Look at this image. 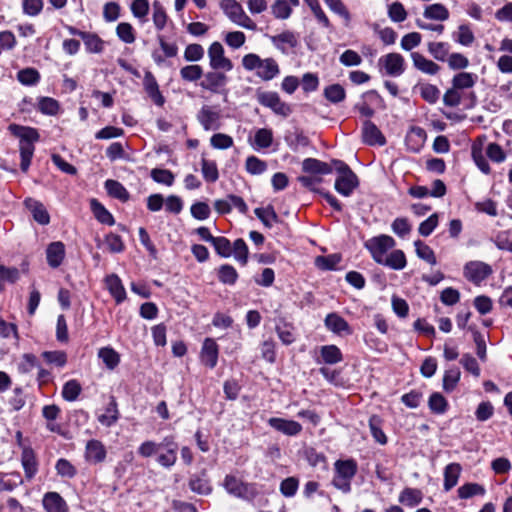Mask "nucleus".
Instances as JSON below:
<instances>
[{
    "instance_id": "30",
    "label": "nucleus",
    "mask_w": 512,
    "mask_h": 512,
    "mask_svg": "<svg viewBox=\"0 0 512 512\" xmlns=\"http://www.w3.org/2000/svg\"><path fill=\"white\" fill-rule=\"evenodd\" d=\"M462 468L458 463H450L444 469V483L443 488L445 491H450L458 483Z\"/></svg>"
},
{
    "instance_id": "61",
    "label": "nucleus",
    "mask_w": 512,
    "mask_h": 512,
    "mask_svg": "<svg viewBox=\"0 0 512 512\" xmlns=\"http://www.w3.org/2000/svg\"><path fill=\"white\" fill-rule=\"evenodd\" d=\"M369 427L371 434L376 442H378L381 445L387 443V437L380 427V419L377 416L373 415L370 417Z\"/></svg>"
},
{
    "instance_id": "35",
    "label": "nucleus",
    "mask_w": 512,
    "mask_h": 512,
    "mask_svg": "<svg viewBox=\"0 0 512 512\" xmlns=\"http://www.w3.org/2000/svg\"><path fill=\"white\" fill-rule=\"evenodd\" d=\"M130 10L134 18L139 23L144 24L147 22V15L150 10V4L148 0H133L130 4Z\"/></svg>"
},
{
    "instance_id": "15",
    "label": "nucleus",
    "mask_w": 512,
    "mask_h": 512,
    "mask_svg": "<svg viewBox=\"0 0 512 512\" xmlns=\"http://www.w3.org/2000/svg\"><path fill=\"white\" fill-rule=\"evenodd\" d=\"M162 448H165L166 451L158 455L157 462L162 467L170 468L177 461V444L173 441L172 438L166 437L161 442V449Z\"/></svg>"
},
{
    "instance_id": "64",
    "label": "nucleus",
    "mask_w": 512,
    "mask_h": 512,
    "mask_svg": "<svg viewBox=\"0 0 512 512\" xmlns=\"http://www.w3.org/2000/svg\"><path fill=\"white\" fill-rule=\"evenodd\" d=\"M202 174L207 182H216L219 178L218 168L214 161L202 160Z\"/></svg>"
},
{
    "instance_id": "34",
    "label": "nucleus",
    "mask_w": 512,
    "mask_h": 512,
    "mask_svg": "<svg viewBox=\"0 0 512 512\" xmlns=\"http://www.w3.org/2000/svg\"><path fill=\"white\" fill-rule=\"evenodd\" d=\"M21 462L25 475L28 479H31L37 472V461L33 450L29 447H25L22 451Z\"/></svg>"
},
{
    "instance_id": "44",
    "label": "nucleus",
    "mask_w": 512,
    "mask_h": 512,
    "mask_svg": "<svg viewBox=\"0 0 512 512\" xmlns=\"http://www.w3.org/2000/svg\"><path fill=\"white\" fill-rule=\"evenodd\" d=\"M460 376L461 372L458 367L453 366L447 369L443 377V389L446 392H452L456 388L460 380Z\"/></svg>"
},
{
    "instance_id": "52",
    "label": "nucleus",
    "mask_w": 512,
    "mask_h": 512,
    "mask_svg": "<svg viewBox=\"0 0 512 512\" xmlns=\"http://www.w3.org/2000/svg\"><path fill=\"white\" fill-rule=\"evenodd\" d=\"M18 81L26 86H32L39 82L40 74L34 68H25L17 73Z\"/></svg>"
},
{
    "instance_id": "56",
    "label": "nucleus",
    "mask_w": 512,
    "mask_h": 512,
    "mask_svg": "<svg viewBox=\"0 0 512 512\" xmlns=\"http://www.w3.org/2000/svg\"><path fill=\"white\" fill-rule=\"evenodd\" d=\"M428 51L436 60L445 61L449 53V45L445 42H430Z\"/></svg>"
},
{
    "instance_id": "43",
    "label": "nucleus",
    "mask_w": 512,
    "mask_h": 512,
    "mask_svg": "<svg viewBox=\"0 0 512 512\" xmlns=\"http://www.w3.org/2000/svg\"><path fill=\"white\" fill-rule=\"evenodd\" d=\"M116 35L125 44H132L136 39L135 29L128 22H120L116 26Z\"/></svg>"
},
{
    "instance_id": "60",
    "label": "nucleus",
    "mask_w": 512,
    "mask_h": 512,
    "mask_svg": "<svg viewBox=\"0 0 512 512\" xmlns=\"http://www.w3.org/2000/svg\"><path fill=\"white\" fill-rule=\"evenodd\" d=\"M388 16L391 21L400 23L406 20L407 11L401 2H393L388 6Z\"/></svg>"
},
{
    "instance_id": "63",
    "label": "nucleus",
    "mask_w": 512,
    "mask_h": 512,
    "mask_svg": "<svg viewBox=\"0 0 512 512\" xmlns=\"http://www.w3.org/2000/svg\"><path fill=\"white\" fill-rule=\"evenodd\" d=\"M324 96L332 103H339L345 98V90L339 84H333L324 89Z\"/></svg>"
},
{
    "instance_id": "33",
    "label": "nucleus",
    "mask_w": 512,
    "mask_h": 512,
    "mask_svg": "<svg viewBox=\"0 0 512 512\" xmlns=\"http://www.w3.org/2000/svg\"><path fill=\"white\" fill-rule=\"evenodd\" d=\"M423 16L426 19L442 22L449 18V11L443 4L435 3L424 8Z\"/></svg>"
},
{
    "instance_id": "23",
    "label": "nucleus",
    "mask_w": 512,
    "mask_h": 512,
    "mask_svg": "<svg viewBox=\"0 0 512 512\" xmlns=\"http://www.w3.org/2000/svg\"><path fill=\"white\" fill-rule=\"evenodd\" d=\"M270 41L282 53H286L288 49L294 48L298 44L296 35L291 31L270 36Z\"/></svg>"
},
{
    "instance_id": "11",
    "label": "nucleus",
    "mask_w": 512,
    "mask_h": 512,
    "mask_svg": "<svg viewBox=\"0 0 512 512\" xmlns=\"http://www.w3.org/2000/svg\"><path fill=\"white\" fill-rule=\"evenodd\" d=\"M257 100L262 106L270 108L277 115L287 117L292 112L291 107L283 102L276 92H259Z\"/></svg>"
},
{
    "instance_id": "16",
    "label": "nucleus",
    "mask_w": 512,
    "mask_h": 512,
    "mask_svg": "<svg viewBox=\"0 0 512 512\" xmlns=\"http://www.w3.org/2000/svg\"><path fill=\"white\" fill-rule=\"evenodd\" d=\"M268 424L287 436H296L302 431L301 424L294 420L272 417L268 420Z\"/></svg>"
},
{
    "instance_id": "51",
    "label": "nucleus",
    "mask_w": 512,
    "mask_h": 512,
    "mask_svg": "<svg viewBox=\"0 0 512 512\" xmlns=\"http://www.w3.org/2000/svg\"><path fill=\"white\" fill-rule=\"evenodd\" d=\"M329 9L343 18L345 25L348 26L351 21V15L342 2V0H323Z\"/></svg>"
},
{
    "instance_id": "18",
    "label": "nucleus",
    "mask_w": 512,
    "mask_h": 512,
    "mask_svg": "<svg viewBox=\"0 0 512 512\" xmlns=\"http://www.w3.org/2000/svg\"><path fill=\"white\" fill-rule=\"evenodd\" d=\"M200 358L205 366L209 368H214L216 366L218 361V345L214 339H205L201 349Z\"/></svg>"
},
{
    "instance_id": "28",
    "label": "nucleus",
    "mask_w": 512,
    "mask_h": 512,
    "mask_svg": "<svg viewBox=\"0 0 512 512\" xmlns=\"http://www.w3.org/2000/svg\"><path fill=\"white\" fill-rule=\"evenodd\" d=\"M411 58L414 67L425 74L435 75L440 70L439 65L418 52H413Z\"/></svg>"
},
{
    "instance_id": "10",
    "label": "nucleus",
    "mask_w": 512,
    "mask_h": 512,
    "mask_svg": "<svg viewBox=\"0 0 512 512\" xmlns=\"http://www.w3.org/2000/svg\"><path fill=\"white\" fill-rule=\"evenodd\" d=\"M380 71L391 77H399L405 71V59L399 53H388L378 60Z\"/></svg>"
},
{
    "instance_id": "39",
    "label": "nucleus",
    "mask_w": 512,
    "mask_h": 512,
    "mask_svg": "<svg viewBox=\"0 0 512 512\" xmlns=\"http://www.w3.org/2000/svg\"><path fill=\"white\" fill-rule=\"evenodd\" d=\"M190 489L200 495H209L212 492V487L209 480L205 476H193L189 481Z\"/></svg>"
},
{
    "instance_id": "42",
    "label": "nucleus",
    "mask_w": 512,
    "mask_h": 512,
    "mask_svg": "<svg viewBox=\"0 0 512 512\" xmlns=\"http://www.w3.org/2000/svg\"><path fill=\"white\" fill-rule=\"evenodd\" d=\"M273 142V132L268 128H260L256 130L254 136V146L257 149H266L272 145Z\"/></svg>"
},
{
    "instance_id": "50",
    "label": "nucleus",
    "mask_w": 512,
    "mask_h": 512,
    "mask_svg": "<svg viewBox=\"0 0 512 512\" xmlns=\"http://www.w3.org/2000/svg\"><path fill=\"white\" fill-rule=\"evenodd\" d=\"M416 88L421 97L428 103H436L440 97V91L435 85L425 83L418 85Z\"/></svg>"
},
{
    "instance_id": "57",
    "label": "nucleus",
    "mask_w": 512,
    "mask_h": 512,
    "mask_svg": "<svg viewBox=\"0 0 512 512\" xmlns=\"http://www.w3.org/2000/svg\"><path fill=\"white\" fill-rule=\"evenodd\" d=\"M232 254L234 258L242 265H246L248 261V247L245 241L241 238L234 241L232 246Z\"/></svg>"
},
{
    "instance_id": "31",
    "label": "nucleus",
    "mask_w": 512,
    "mask_h": 512,
    "mask_svg": "<svg viewBox=\"0 0 512 512\" xmlns=\"http://www.w3.org/2000/svg\"><path fill=\"white\" fill-rule=\"evenodd\" d=\"M320 357L321 360H318V363L325 364H337L342 361L343 356L340 349L336 345H324L320 348Z\"/></svg>"
},
{
    "instance_id": "36",
    "label": "nucleus",
    "mask_w": 512,
    "mask_h": 512,
    "mask_svg": "<svg viewBox=\"0 0 512 512\" xmlns=\"http://www.w3.org/2000/svg\"><path fill=\"white\" fill-rule=\"evenodd\" d=\"M105 189L110 196L117 198L123 202L129 199V193L126 190V188L116 180H106Z\"/></svg>"
},
{
    "instance_id": "38",
    "label": "nucleus",
    "mask_w": 512,
    "mask_h": 512,
    "mask_svg": "<svg viewBox=\"0 0 512 512\" xmlns=\"http://www.w3.org/2000/svg\"><path fill=\"white\" fill-rule=\"evenodd\" d=\"M477 75L469 72H460L452 79V86L457 90L468 89L475 85Z\"/></svg>"
},
{
    "instance_id": "3",
    "label": "nucleus",
    "mask_w": 512,
    "mask_h": 512,
    "mask_svg": "<svg viewBox=\"0 0 512 512\" xmlns=\"http://www.w3.org/2000/svg\"><path fill=\"white\" fill-rule=\"evenodd\" d=\"M10 132L19 138V151L21 157L20 167L23 172H27L34 154V142L38 141L39 134L36 129L31 127L11 124Z\"/></svg>"
},
{
    "instance_id": "41",
    "label": "nucleus",
    "mask_w": 512,
    "mask_h": 512,
    "mask_svg": "<svg viewBox=\"0 0 512 512\" xmlns=\"http://www.w3.org/2000/svg\"><path fill=\"white\" fill-rule=\"evenodd\" d=\"M457 493L460 499H469L476 495H485L486 490L478 483H465L458 488Z\"/></svg>"
},
{
    "instance_id": "47",
    "label": "nucleus",
    "mask_w": 512,
    "mask_h": 512,
    "mask_svg": "<svg viewBox=\"0 0 512 512\" xmlns=\"http://www.w3.org/2000/svg\"><path fill=\"white\" fill-rule=\"evenodd\" d=\"M152 10H153L152 19H153L154 26L158 31H161L164 29V27L166 26V23H167L166 11H165L164 7L162 6V4L158 1L153 2Z\"/></svg>"
},
{
    "instance_id": "59",
    "label": "nucleus",
    "mask_w": 512,
    "mask_h": 512,
    "mask_svg": "<svg viewBox=\"0 0 512 512\" xmlns=\"http://www.w3.org/2000/svg\"><path fill=\"white\" fill-rule=\"evenodd\" d=\"M218 278L224 284L233 285L237 281L238 274L233 266L224 264L219 268Z\"/></svg>"
},
{
    "instance_id": "17",
    "label": "nucleus",
    "mask_w": 512,
    "mask_h": 512,
    "mask_svg": "<svg viewBox=\"0 0 512 512\" xmlns=\"http://www.w3.org/2000/svg\"><path fill=\"white\" fill-rule=\"evenodd\" d=\"M24 205L38 224L48 225L50 223V215L43 203L33 198H27Z\"/></svg>"
},
{
    "instance_id": "45",
    "label": "nucleus",
    "mask_w": 512,
    "mask_h": 512,
    "mask_svg": "<svg viewBox=\"0 0 512 512\" xmlns=\"http://www.w3.org/2000/svg\"><path fill=\"white\" fill-rule=\"evenodd\" d=\"M421 501L422 493L418 489L406 488L401 492L399 496V502L409 507H414Z\"/></svg>"
},
{
    "instance_id": "13",
    "label": "nucleus",
    "mask_w": 512,
    "mask_h": 512,
    "mask_svg": "<svg viewBox=\"0 0 512 512\" xmlns=\"http://www.w3.org/2000/svg\"><path fill=\"white\" fill-rule=\"evenodd\" d=\"M228 82V77L225 72L221 70H212L204 75V80L200 83V86L213 93H217L223 88Z\"/></svg>"
},
{
    "instance_id": "7",
    "label": "nucleus",
    "mask_w": 512,
    "mask_h": 512,
    "mask_svg": "<svg viewBox=\"0 0 512 512\" xmlns=\"http://www.w3.org/2000/svg\"><path fill=\"white\" fill-rule=\"evenodd\" d=\"M220 8L228 19L234 24L248 30H255V22L245 13L243 7L236 0H221Z\"/></svg>"
},
{
    "instance_id": "19",
    "label": "nucleus",
    "mask_w": 512,
    "mask_h": 512,
    "mask_svg": "<svg viewBox=\"0 0 512 512\" xmlns=\"http://www.w3.org/2000/svg\"><path fill=\"white\" fill-rule=\"evenodd\" d=\"M42 505L46 512H68V505L57 492H47L42 499Z\"/></svg>"
},
{
    "instance_id": "24",
    "label": "nucleus",
    "mask_w": 512,
    "mask_h": 512,
    "mask_svg": "<svg viewBox=\"0 0 512 512\" xmlns=\"http://www.w3.org/2000/svg\"><path fill=\"white\" fill-rule=\"evenodd\" d=\"M105 286L116 303H121L126 298V291L121 279L116 274H110L105 278Z\"/></svg>"
},
{
    "instance_id": "54",
    "label": "nucleus",
    "mask_w": 512,
    "mask_h": 512,
    "mask_svg": "<svg viewBox=\"0 0 512 512\" xmlns=\"http://www.w3.org/2000/svg\"><path fill=\"white\" fill-rule=\"evenodd\" d=\"M254 212L266 227H272L278 220L277 214L271 206L256 208Z\"/></svg>"
},
{
    "instance_id": "32",
    "label": "nucleus",
    "mask_w": 512,
    "mask_h": 512,
    "mask_svg": "<svg viewBox=\"0 0 512 512\" xmlns=\"http://www.w3.org/2000/svg\"><path fill=\"white\" fill-rule=\"evenodd\" d=\"M380 265L387 266L393 270H402L407 265L406 256L402 250H393L389 255H386Z\"/></svg>"
},
{
    "instance_id": "55",
    "label": "nucleus",
    "mask_w": 512,
    "mask_h": 512,
    "mask_svg": "<svg viewBox=\"0 0 512 512\" xmlns=\"http://www.w3.org/2000/svg\"><path fill=\"white\" fill-rule=\"evenodd\" d=\"M22 478L19 473L5 474L0 478V491H12L22 484Z\"/></svg>"
},
{
    "instance_id": "26",
    "label": "nucleus",
    "mask_w": 512,
    "mask_h": 512,
    "mask_svg": "<svg viewBox=\"0 0 512 512\" xmlns=\"http://www.w3.org/2000/svg\"><path fill=\"white\" fill-rule=\"evenodd\" d=\"M363 140L369 145H384L385 137L371 121H365L362 130Z\"/></svg>"
},
{
    "instance_id": "37",
    "label": "nucleus",
    "mask_w": 512,
    "mask_h": 512,
    "mask_svg": "<svg viewBox=\"0 0 512 512\" xmlns=\"http://www.w3.org/2000/svg\"><path fill=\"white\" fill-rule=\"evenodd\" d=\"M98 357L110 370L117 367L120 362V355L111 347H103L99 349Z\"/></svg>"
},
{
    "instance_id": "1",
    "label": "nucleus",
    "mask_w": 512,
    "mask_h": 512,
    "mask_svg": "<svg viewBox=\"0 0 512 512\" xmlns=\"http://www.w3.org/2000/svg\"><path fill=\"white\" fill-rule=\"evenodd\" d=\"M486 136L481 135L476 138V140L472 144L471 154L472 158L476 164V166L480 169L484 174L490 173V165L486 160L484 152L487 157L495 162L502 163L506 159V154L502 147L497 143L491 142L486 145Z\"/></svg>"
},
{
    "instance_id": "22",
    "label": "nucleus",
    "mask_w": 512,
    "mask_h": 512,
    "mask_svg": "<svg viewBox=\"0 0 512 512\" xmlns=\"http://www.w3.org/2000/svg\"><path fill=\"white\" fill-rule=\"evenodd\" d=\"M65 257V245L61 241L52 242L46 249L47 263L52 268L59 267Z\"/></svg>"
},
{
    "instance_id": "49",
    "label": "nucleus",
    "mask_w": 512,
    "mask_h": 512,
    "mask_svg": "<svg viewBox=\"0 0 512 512\" xmlns=\"http://www.w3.org/2000/svg\"><path fill=\"white\" fill-rule=\"evenodd\" d=\"M456 42L463 46H470L474 40V33L468 25L462 24L458 27L457 31L453 34Z\"/></svg>"
},
{
    "instance_id": "62",
    "label": "nucleus",
    "mask_w": 512,
    "mask_h": 512,
    "mask_svg": "<svg viewBox=\"0 0 512 512\" xmlns=\"http://www.w3.org/2000/svg\"><path fill=\"white\" fill-rule=\"evenodd\" d=\"M212 245L218 255L224 258H228L232 255V245L230 241L225 237H215Z\"/></svg>"
},
{
    "instance_id": "27",
    "label": "nucleus",
    "mask_w": 512,
    "mask_h": 512,
    "mask_svg": "<svg viewBox=\"0 0 512 512\" xmlns=\"http://www.w3.org/2000/svg\"><path fill=\"white\" fill-rule=\"evenodd\" d=\"M82 41L87 53L101 54L106 47V42L93 32H85Z\"/></svg>"
},
{
    "instance_id": "9",
    "label": "nucleus",
    "mask_w": 512,
    "mask_h": 512,
    "mask_svg": "<svg viewBox=\"0 0 512 512\" xmlns=\"http://www.w3.org/2000/svg\"><path fill=\"white\" fill-rule=\"evenodd\" d=\"M209 65L212 70H221L230 72L234 65L233 62L225 55L224 47L220 42H213L207 51Z\"/></svg>"
},
{
    "instance_id": "58",
    "label": "nucleus",
    "mask_w": 512,
    "mask_h": 512,
    "mask_svg": "<svg viewBox=\"0 0 512 512\" xmlns=\"http://www.w3.org/2000/svg\"><path fill=\"white\" fill-rule=\"evenodd\" d=\"M180 76L183 80L194 82L203 76V70L199 65H187L181 68Z\"/></svg>"
},
{
    "instance_id": "6",
    "label": "nucleus",
    "mask_w": 512,
    "mask_h": 512,
    "mask_svg": "<svg viewBox=\"0 0 512 512\" xmlns=\"http://www.w3.org/2000/svg\"><path fill=\"white\" fill-rule=\"evenodd\" d=\"M222 486L228 494L243 500L250 501L258 495L256 484L244 482L232 474L224 477Z\"/></svg>"
},
{
    "instance_id": "48",
    "label": "nucleus",
    "mask_w": 512,
    "mask_h": 512,
    "mask_svg": "<svg viewBox=\"0 0 512 512\" xmlns=\"http://www.w3.org/2000/svg\"><path fill=\"white\" fill-rule=\"evenodd\" d=\"M417 256L429 263L430 265H436L437 260L434 251L426 245L424 242L417 240L414 242Z\"/></svg>"
},
{
    "instance_id": "12",
    "label": "nucleus",
    "mask_w": 512,
    "mask_h": 512,
    "mask_svg": "<svg viewBox=\"0 0 512 512\" xmlns=\"http://www.w3.org/2000/svg\"><path fill=\"white\" fill-rule=\"evenodd\" d=\"M491 273V266L482 261H471L464 267L465 277L475 284L484 281Z\"/></svg>"
},
{
    "instance_id": "4",
    "label": "nucleus",
    "mask_w": 512,
    "mask_h": 512,
    "mask_svg": "<svg viewBox=\"0 0 512 512\" xmlns=\"http://www.w3.org/2000/svg\"><path fill=\"white\" fill-rule=\"evenodd\" d=\"M357 470L358 465L354 459L335 461L332 485L345 494L349 493L351 491V481Z\"/></svg>"
},
{
    "instance_id": "14",
    "label": "nucleus",
    "mask_w": 512,
    "mask_h": 512,
    "mask_svg": "<svg viewBox=\"0 0 512 512\" xmlns=\"http://www.w3.org/2000/svg\"><path fill=\"white\" fill-rule=\"evenodd\" d=\"M324 324L329 331L339 336L353 333L348 322L337 313H329L324 320Z\"/></svg>"
},
{
    "instance_id": "46",
    "label": "nucleus",
    "mask_w": 512,
    "mask_h": 512,
    "mask_svg": "<svg viewBox=\"0 0 512 512\" xmlns=\"http://www.w3.org/2000/svg\"><path fill=\"white\" fill-rule=\"evenodd\" d=\"M118 409L117 404L114 400L106 407L105 412L98 416V421L106 426L110 427L115 424L118 420Z\"/></svg>"
},
{
    "instance_id": "20",
    "label": "nucleus",
    "mask_w": 512,
    "mask_h": 512,
    "mask_svg": "<svg viewBox=\"0 0 512 512\" xmlns=\"http://www.w3.org/2000/svg\"><path fill=\"white\" fill-rule=\"evenodd\" d=\"M106 458L104 445L95 439L89 440L85 447V459L93 464L101 463Z\"/></svg>"
},
{
    "instance_id": "53",
    "label": "nucleus",
    "mask_w": 512,
    "mask_h": 512,
    "mask_svg": "<svg viewBox=\"0 0 512 512\" xmlns=\"http://www.w3.org/2000/svg\"><path fill=\"white\" fill-rule=\"evenodd\" d=\"M428 405L430 410L436 414H443L448 408L447 400L442 394L438 392L431 394L429 397Z\"/></svg>"
},
{
    "instance_id": "25",
    "label": "nucleus",
    "mask_w": 512,
    "mask_h": 512,
    "mask_svg": "<svg viewBox=\"0 0 512 512\" xmlns=\"http://www.w3.org/2000/svg\"><path fill=\"white\" fill-rule=\"evenodd\" d=\"M197 119L206 131L218 128L219 113L209 106L201 108Z\"/></svg>"
},
{
    "instance_id": "2",
    "label": "nucleus",
    "mask_w": 512,
    "mask_h": 512,
    "mask_svg": "<svg viewBox=\"0 0 512 512\" xmlns=\"http://www.w3.org/2000/svg\"><path fill=\"white\" fill-rule=\"evenodd\" d=\"M242 67L248 72H254L255 76L262 81L268 82L280 74L278 62L272 58H261L256 53H248L242 57Z\"/></svg>"
},
{
    "instance_id": "29",
    "label": "nucleus",
    "mask_w": 512,
    "mask_h": 512,
    "mask_svg": "<svg viewBox=\"0 0 512 512\" xmlns=\"http://www.w3.org/2000/svg\"><path fill=\"white\" fill-rule=\"evenodd\" d=\"M302 169L306 173L326 175L332 172L333 165L331 166L328 163L322 162L315 158H306L302 162Z\"/></svg>"
},
{
    "instance_id": "40",
    "label": "nucleus",
    "mask_w": 512,
    "mask_h": 512,
    "mask_svg": "<svg viewBox=\"0 0 512 512\" xmlns=\"http://www.w3.org/2000/svg\"><path fill=\"white\" fill-rule=\"evenodd\" d=\"M90 204L94 216L99 222L107 225L114 224V218L112 214L101 203H99L96 199H92Z\"/></svg>"
},
{
    "instance_id": "21",
    "label": "nucleus",
    "mask_w": 512,
    "mask_h": 512,
    "mask_svg": "<svg viewBox=\"0 0 512 512\" xmlns=\"http://www.w3.org/2000/svg\"><path fill=\"white\" fill-rule=\"evenodd\" d=\"M143 85L146 93L151 100L158 106H163L165 98L159 90L158 83L151 72L147 71L144 75Z\"/></svg>"
},
{
    "instance_id": "8",
    "label": "nucleus",
    "mask_w": 512,
    "mask_h": 512,
    "mask_svg": "<svg viewBox=\"0 0 512 512\" xmlns=\"http://www.w3.org/2000/svg\"><path fill=\"white\" fill-rule=\"evenodd\" d=\"M395 244V240L391 236L382 234L368 239L364 246L370 252L373 260L380 264L388 250L392 249Z\"/></svg>"
},
{
    "instance_id": "5",
    "label": "nucleus",
    "mask_w": 512,
    "mask_h": 512,
    "mask_svg": "<svg viewBox=\"0 0 512 512\" xmlns=\"http://www.w3.org/2000/svg\"><path fill=\"white\" fill-rule=\"evenodd\" d=\"M332 165L337 173L334 184L335 190L342 196H350L359 184L358 177L351 168L341 160H333Z\"/></svg>"
}]
</instances>
